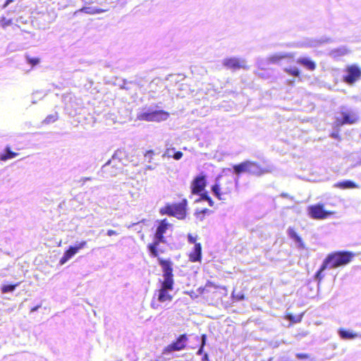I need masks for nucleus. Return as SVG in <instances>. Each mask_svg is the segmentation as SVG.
<instances>
[{"instance_id": "37998d69", "label": "nucleus", "mask_w": 361, "mask_h": 361, "mask_svg": "<svg viewBox=\"0 0 361 361\" xmlns=\"http://www.w3.org/2000/svg\"><path fill=\"white\" fill-rule=\"evenodd\" d=\"M208 204L210 207H212L214 205V202L210 197H207Z\"/></svg>"}, {"instance_id": "cd10ccee", "label": "nucleus", "mask_w": 361, "mask_h": 361, "mask_svg": "<svg viewBox=\"0 0 361 361\" xmlns=\"http://www.w3.org/2000/svg\"><path fill=\"white\" fill-rule=\"evenodd\" d=\"M288 233L289 236L294 239L296 241H300L301 238L298 236V235L296 233V232L294 231V229L289 228L288 229Z\"/></svg>"}, {"instance_id": "c85d7f7f", "label": "nucleus", "mask_w": 361, "mask_h": 361, "mask_svg": "<svg viewBox=\"0 0 361 361\" xmlns=\"http://www.w3.org/2000/svg\"><path fill=\"white\" fill-rule=\"evenodd\" d=\"M57 119H58L57 114L49 115L44 119V123H53V122L56 121Z\"/></svg>"}, {"instance_id": "f704fd0d", "label": "nucleus", "mask_w": 361, "mask_h": 361, "mask_svg": "<svg viewBox=\"0 0 361 361\" xmlns=\"http://www.w3.org/2000/svg\"><path fill=\"white\" fill-rule=\"evenodd\" d=\"M183 153L181 152H176L173 154V158L176 160H179L183 157Z\"/></svg>"}, {"instance_id": "8fccbe9b", "label": "nucleus", "mask_w": 361, "mask_h": 361, "mask_svg": "<svg viewBox=\"0 0 361 361\" xmlns=\"http://www.w3.org/2000/svg\"><path fill=\"white\" fill-rule=\"evenodd\" d=\"M89 9H90L89 8H83L82 9V11H84V12H85V13H90V11H88V10H89Z\"/></svg>"}, {"instance_id": "2f4dec72", "label": "nucleus", "mask_w": 361, "mask_h": 361, "mask_svg": "<svg viewBox=\"0 0 361 361\" xmlns=\"http://www.w3.org/2000/svg\"><path fill=\"white\" fill-rule=\"evenodd\" d=\"M323 269V264H322L320 269H319V271L317 272L316 274V279L319 280V281H321L324 276L322 275V272L325 270V269Z\"/></svg>"}, {"instance_id": "4468645a", "label": "nucleus", "mask_w": 361, "mask_h": 361, "mask_svg": "<svg viewBox=\"0 0 361 361\" xmlns=\"http://www.w3.org/2000/svg\"><path fill=\"white\" fill-rule=\"evenodd\" d=\"M187 340H188V338H187L186 335H185V334L180 335L178 337V338L176 340V342L171 343V345H168L165 348V350H164L165 353H169L173 351L181 350L184 349L185 347V343H186Z\"/></svg>"}, {"instance_id": "f8f14e48", "label": "nucleus", "mask_w": 361, "mask_h": 361, "mask_svg": "<svg viewBox=\"0 0 361 361\" xmlns=\"http://www.w3.org/2000/svg\"><path fill=\"white\" fill-rule=\"evenodd\" d=\"M63 100L65 104V109L68 111L69 114L75 113L80 104L78 102L75 97L71 93L65 94L63 97Z\"/></svg>"}, {"instance_id": "a19ab883", "label": "nucleus", "mask_w": 361, "mask_h": 361, "mask_svg": "<svg viewBox=\"0 0 361 361\" xmlns=\"http://www.w3.org/2000/svg\"><path fill=\"white\" fill-rule=\"evenodd\" d=\"M107 235L109 236H111V235H117V233H116V231H115L114 230H109L107 231Z\"/></svg>"}, {"instance_id": "864d4df0", "label": "nucleus", "mask_w": 361, "mask_h": 361, "mask_svg": "<svg viewBox=\"0 0 361 361\" xmlns=\"http://www.w3.org/2000/svg\"><path fill=\"white\" fill-rule=\"evenodd\" d=\"M289 82H290V84H293V83L294 82V81H293V80H290Z\"/></svg>"}, {"instance_id": "ea45409f", "label": "nucleus", "mask_w": 361, "mask_h": 361, "mask_svg": "<svg viewBox=\"0 0 361 361\" xmlns=\"http://www.w3.org/2000/svg\"><path fill=\"white\" fill-rule=\"evenodd\" d=\"M206 340H207V336H206L205 334H203L202 336V338H201V346H204L205 345Z\"/></svg>"}, {"instance_id": "412c9836", "label": "nucleus", "mask_w": 361, "mask_h": 361, "mask_svg": "<svg viewBox=\"0 0 361 361\" xmlns=\"http://www.w3.org/2000/svg\"><path fill=\"white\" fill-rule=\"evenodd\" d=\"M293 56L289 53H276L269 57V61L271 63H277L280 60L286 58H290Z\"/></svg>"}, {"instance_id": "f03ea898", "label": "nucleus", "mask_w": 361, "mask_h": 361, "mask_svg": "<svg viewBox=\"0 0 361 361\" xmlns=\"http://www.w3.org/2000/svg\"><path fill=\"white\" fill-rule=\"evenodd\" d=\"M354 257L351 252H336L329 255L323 262V269H335L350 263Z\"/></svg>"}, {"instance_id": "20e7f679", "label": "nucleus", "mask_w": 361, "mask_h": 361, "mask_svg": "<svg viewBox=\"0 0 361 361\" xmlns=\"http://www.w3.org/2000/svg\"><path fill=\"white\" fill-rule=\"evenodd\" d=\"M171 226V224L166 219H164L160 222L154 234L153 243L148 245V249L152 257H157L158 256L157 247L160 243L166 242L164 234L166 233L168 228Z\"/></svg>"}, {"instance_id": "2eb2a0df", "label": "nucleus", "mask_w": 361, "mask_h": 361, "mask_svg": "<svg viewBox=\"0 0 361 361\" xmlns=\"http://www.w3.org/2000/svg\"><path fill=\"white\" fill-rule=\"evenodd\" d=\"M206 186V180L204 176H198L193 181L191 185V190L193 194H199L204 190Z\"/></svg>"}, {"instance_id": "1a4fd4ad", "label": "nucleus", "mask_w": 361, "mask_h": 361, "mask_svg": "<svg viewBox=\"0 0 361 361\" xmlns=\"http://www.w3.org/2000/svg\"><path fill=\"white\" fill-rule=\"evenodd\" d=\"M357 118V114L353 111H342L341 116L336 117V125L339 127L344 124H353Z\"/></svg>"}, {"instance_id": "c9c22d12", "label": "nucleus", "mask_w": 361, "mask_h": 361, "mask_svg": "<svg viewBox=\"0 0 361 361\" xmlns=\"http://www.w3.org/2000/svg\"><path fill=\"white\" fill-rule=\"evenodd\" d=\"M296 357H297V358H298L300 360H303V359L308 358L309 355L307 354H304V353H297Z\"/></svg>"}, {"instance_id": "b1692460", "label": "nucleus", "mask_w": 361, "mask_h": 361, "mask_svg": "<svg viewBox=\"0 0 361 361\" xmlns=\"http://www.w3.org/2000/svg\"><path fill=\"white\" fill-rule=\"evenodd\" d=\"M45 96V94H44L42 92L36 91L32 95V104H36L37 100H41Z\"/></svg>"}, {"instance_id": "473e14b6", "label": "nucleus", "mask_w": 361, "mask_h": 361, "mask_svg": "<svg viewBox=\"0 0 361 361\" xmlns=\"http://www.w3.org/2000/svg\"><path fill=\"white\" fill-rule=\"evenodd\" d=\"M302 315H300L298 316L296 319L291 314H289L288 315V319L290 320V322H300L301 319H302Z\"/></svg>"}, {"instance_id": "79ce46f5", "label": "nucleus", "mask_w": 361, "mask_h": 361, "mask_svg": "<svg viewBox=\"0 0 361 361\" xmlns=\"http://www.w3.org/2000/svg\"><path fill=\"white\" fill-rule=\"evenodd\" d=\"M207 197H209L207 195V194L206 192L202 193V194L201 195V199H202V200H206V201H207Z\"/></svg>"}, {"instance_id": "7c9ffc66", "label": "nucleus", "mask_w": 361, "mask_h": 361, "mask_svg": "<svg viewBox=\"0 0 361 361\" xmlns=\"http://www.w3.org/2000/svg\"><path fill=\"white\" fill-rule=\"evenodd\" d=\"M159 301L157 298H154V296L153 295L150 306L154 310H157L159 307Z\"/></svg>"}, {"instance_id": "7ed1b4c3", "label": "nucleus", "mask_w": 361, "mask_h": 361, "mask_svg": "<svg viewBox=\"0 0 361 361\" xmlns=\"http://www.w3.org/2000/svg\"><path fill=\"white\" fill-rule=\"evenodd\" d=\"M233 172L237 175H240L242 173H248L253 176H260L265 173H270L271 169L262 168L256 162L245 161L238 165H234Z\"/></svg>"}, {"instance_id": "f3484780", "label": "nucleus", "mask_w": 361, "mask_h": 361, "mask_svg": "<svg viewBox=\"0 0 361 361\" xmlns=\"http://www.w3.org/2000/svg\"><path fill=\"white\" fill-rule=\"evenodd\" d=\"M202 257V246L200 243H195L193 250L190 254V260L191 262L200 261Z\"/></svg>"}, {"instance_id": "603ef678", "label": "nucleus", "mask_w": 361, "mask_h": 361, "mask_svg": "<svg viewBox=\"0 0 361 361\" xmlns=\"http://www.w3.org/2000/svg\"><path fill=\"white\" fill-rule=\"evenodd\" d=\"M82 180L85 182V181L90 180V178H82Z\"/></svg>"}, {"instance_id": "de8ad7c7", "label": "nucleus", "mask_w": 361, "mask_h": 361, "mask_svg": "<svg viewBox=\"0 0 361 361\" xmlns=\"http://www.w3.org/2000/svg\"><path fill=\"white\" fill-rule=\"evenodd\" d=\"M202 361H208V355L205 353L202 357Z\"/></svg>"}, {"instance_id": "9d476101", "label": "nucleus", "mask_w": 361, "mask_h": 361, "mask_svg": "<svg viewBox=\"0 0 361 361\" xmlns=\"http://www.w3.org/2000/svg\"><path fill=\"white\" fill-rule=\"evenodd\" d=\"M246 61L241 58L231 57L224 59L222 61L224 66L228 69L237 70L240 68H246Z\"/></svg>"}, {"instance_id": "aec40b11", "label": "nucleus", "mask_w": 361, "mask_h": 361, "mask_svg": "<svg viewBox=\"0 0 361 361\" xmlns=\"http://www.w3.org/2000/svg\"><path fill=\"white\" fill-rule=\"evenodd\" d=\"M297 63L302 65L303 66H305L306 68H307L310 71H313L316 68L315 63L314 61H311L310 59H309L308 58H305V57L300 58L297 60Z\"/></svg>"}, {"instance_id": "4be33fe9", "label": "nucleus", "mask_w": 361, "mask_h": 361, "mask_svg": "<svg viewBox=\"0 0 361 361\" xmlns=\"http://www.w3.org/2000/svg\"><path fill=\"white\" fill-rule=\"evenodd\" d=\"M18 155V153L12 152L9 147H6L5 149V154H1L0 159L1 161H6L8 159L15 158Z\"/></svg>"}, {"instance_id": "6ab92c4d", "label": "nucleus", "mask_w": 361, "mask_h": 361, "mask_svg": "<svg viewBox=\"0 0 361 361\" xmlns=\"http://www.w3.org/2000/svg\"><path fill=\"white\" fill-rule=\"evenodd\" d=\"M349 50L344 46L340 47L338 48L332 49L329 55L333 58H338L340 56H345L349 53Z\"/></svg>"}, {"instance_id": "bb28decb", "label": "nucleus", "mask_w": 361, "mask_h": 361, "mask_svg": "<svg viewBox=\"0 0 361 361\" xmlns=\"http://www.w3.org/2000/svg\"><path fill=\"white\" fill-rule=\"evenodd\" d=\"M209 212L210 211L208 209H204L200 212H196L195 215L197 218L200 219V221H203L204 215L209 214Z\"/></svg>"}, {"instance_id": "393cba45", "label": "nucleus", "mask_w": 361, "mask_h": 361, "mask_svg": "<svg viewBox=\"0 0 361 361\" xmlns=\"http://www.w3.org/2000/svg\"><path fill=\"white\" fill-rule=\"evenodd\" d=\"M18 285L19 283L15 285H4L1 287V290L3 293L13 292Z\"/></svg>"}, {"instance_id": "58836bf2", "label": "nucleus", "mask_w": 361, "mask_h": 361, "mask_svg": "<svg viewBox=\"0 0 361 361\" xmlns=\"http://www.w3.org/2000/svg\"><path fill=\"white\" fill-rule=\"evenodd\" d=\"M188 240L190 243L195 244L196 238L195 237H193L191 234H188Z\"/></svg>"}, {"instance_id": "4c0bfd02", "label": "nucleus", "mask_w": 361, "mask_h": 361, "mask_svg": "<svg viewBox=\"0 0 361 361\" xmlns=\"http://www.w3.org/2000/svg\"><path fill=\"white\" fill-rule=\"evenodd\" d=\"M233 296L236 298L237 300H242L244 299V295L243 293H238L237 295H234L233 293Z\"/></svg>"}, {"instance_id": "09e8293b", "label": "nucleus", "mask_w": 361, "mask_h": 361, "mask_svg": "<svg viewBox=\"0 0 361 361\" xmlns=\"http://www.w3.org/2000/svg\"><path fill=\"white\" fill-rule=\"evenodd\" d=\"M146 169L147 170H154V167L151 165H149V166H147Z\"/></svg>"}, {"instance_id": "f257e3e1", "label": "nucleus", "mask_w": 361, "mask_h": 361, "mask_svg": "<svg viewBox=\"0 0 361 361\" xmlns=\"http://www.w3.org/2000/svg\"><path fill=\"white\" fill-rule=\"evenodd\" d=\"M159 264L163 270L164 280L161 282L160 288L154 293V298L159 302H171L173 295L170 292L173 289V279L172 263L170 260L158 258Z\"/></svg>"}, {"instance_id": "3c124183", "label": "nucleus", "mask_w": 361, "mask_h": 361, "mask_svg": "<svg viewBox=\"0 0 361 361\" xmlns=\"http://www.w3.org/2000/svg\"><path fill=\"white\" fill-rule=\"evenodd\" d=\"M39 307V306H37L34 308L32 309L31 312H35V311H37L38 310V308Z\"/></svg>"}, {"instance_id": "a18cd8bd", "label": "nucleus", "mask_w": 361, "mask_h": 361, "mask_svg": "<svg viewBox=\"0 0 361 361\" xmlns=\"http://www.w3.org/2000/svg\"><path fill=\"white\" fill-rule=\"evenodd\" d=\"M331 137L335 139L338 138V133H333L331 135Z\"/></svg>"}, {"instance_id": "423d86ee", "label": "nucleus", "mask_w": 361, "mask_h": 361, "mask_svg": "<svg viewBox=\"0 0 361 361\" xmlns=\"http://www.w3.org/2000/svg\"><path fill=\"white\" fill-rule=\"evenodd\" d=\"M186 200L174 204H168L160 209V214L175 216L178 219H183L185 217Z\"/></svg>"}, {"instance_id": "dca6fc26", "label": "nucleus", "mask_w": 361, "mask_h": 361, "mask_svg": "<svg viewBox=\"0 0 361 361\" xmlns=\"http://www.w3.org/2000/svg\"><path fill=\"white\" fill-rule=\"evenodd\" d=\"M338 334L343 340H353L357 338H361V334H360L351 330H345L342 328L338 330Z\"/></svg>"}, {"instance_id": "5701e85b", "label": "nucleus", "mask_w": 361, "mask_h": 361, "mask_svg": "<svg viewBox=\"0 0 361 361\" xmlns=\"http://www.w3.org/2000/svg\"><path fill=\"white\" fill-rule=\"evenodd\" d=\"M157 86H158L159 88H162L164 87L163 82L159 78L154 79L150 82V90L154 92H157V90L156 88Z\"/></svg>"}, {"instance_id": "49530a36", "label": "nucleus", "mask_w": 361, "mask_h": 361, "mask_svg": "<svg viewBox=\"0 0 361 361\" xmlns=\"http://www.w3.org/2000/svg\"><path fill=\"white\" fill-rule=\"evenodd\" d=\"M204 346H200V349L198 350L197 354L201 355L203 353Z\"/></svg>"}, {"instance_id": "e433bc0d", "label": "nucleus", "mask_w": 361, "mask_h": 361, "mask_svg": "<svg viewBox=\"0 0 361 361\" xmlns=\"http://www.w3.org/2000/svg\"><path fill=\"white\" fill-rule=\"evenodd\" d=\"M27 61L33 66L37 65L39 62L38 59H27Z\"/></svg>"}, {"instance_id": "0eeeda50", "label": "nucleus", "mask_w": 361, "mask_h": 361, "mask_svg": "<svg viewBox=\"0 0 361 361\" xmlns=\"http://www.w3.org/2000/svg\"><path fill=\"white\" fill-rule=\"evenodd\" d=\"M346 75L344 76V81L350 85L353 84L361 78V68L357 65H350L346 68Z\"/></svg>"}, {"instance_id": "72a5a7b5", "label": "nucleus", "mask_w": 361, "mask_h": 361, "mask_svg": "<svg viewBox=\"0 0 361 361\" xmlns=\"http://www.w3.org/2000/svg\"><path fill=\"white\" fill-rule=\"evenodd\" d=\"M153 154H154V152L152 150H148L145 153V157L146 158H148L149 159V161L150 162L152 161V159Z\"/></svg>"}, {"instance_id": "a878e982", "label": "nucleus", "mask_w": 361, "mask_h": 361, "mask_svg": "<svg viewBox=\"0 0 361 361\" xmlns=\"http://www.w3.org/2000/svg\"><path fill=\"white\" fill-rule=\"evenodd\" d=\"M284 71L287 73L292 75L295 77H298L300 75V71L298 70V68L297 67L286 68L284 69Z\"/></svg>"}, {"instance_id": "c03bdc74", "label": "nucleus", "mask_w": 361, "mask_h": 361, "mask_svg": "<svg viewBox=\"0 0 361 361\" xmlns=\"http://www.w3.org/2000/svg\"><path fill=\"white\" fill-rule=\"evenodd\" d=\"M13 1V0H7V1H6V3L4 4V5L3 8H4L7 7V6H8L11 3H12Z\"/></svg>"}, {"instance_id": "9b49d317", "label": "nucleus", "mask_w": 361, "mask_h": 361, "mask_svg": "<svg viewBox=\"0 0 361 361\" xmlns=\"http://www.w3.org/2000/svg\"><path fill=\"white\" fill-rule=\"evenodd\" d=\"M308 212L310 216L312 219H324L332 214L331 212L325 211L323 205L322 204H316L309 207Z\"/></svg>"}, {"instance_id": "a211bd4d", "label": "nucleus", "mask_w": 361, "mask_h": 361, "mask_svg": "<svg viewBox=\"0 0 361 361\" xmlns=\"http://www.w3.org/2000/svg\"><path fill=\"white\" fill-rule=\"evenodd\" d=\"M334 188H340L342 190L350 189V188H358L359 186L351 180H344L335 183L333 185Z\"/></svg>"}, {"instance_id": "6e6552de", "label": "nucleus", "mask_w": 361, "mask_h": 361, "mask_svg": "<svg viewBox=\"0 0 361 361\" xmlns=\"http://www.w3.org/2000/svg\"><path fill=\"white\" fill-rule=\"evenodd\" d=\"M86 245L87 242L83 240L78 243L74 246H70L69 248L63 253V257L60 259L59 264L63 265L66 263L70 259L76 255L79 250L85 247Z\"/></svg>"}, {"instance_id": "c756f323", "label": "nucleus", "mask_w": 361, "mask_h": 361, "mask_svg": "<svg viewBox=\"0 0 361 361\" xmlns=\"http://www.w3.org/2000/svg\"><path fill=\"white\" fill-rule=\"evenodd\" d=\"M166 148L165 152L162 154V157L163 158H165V157L170 158L171 157H173V155H171V151H174L175 148L174 147H171V148L169 147L167 144L166 145Z\"/></svg>"}, {"instance_id": "39448f33", "label": "nucleus", "mask_w": 361, "mask_h": 361, "mask_svg": "<svg viewBox=\"0 0 361 361\" xmlns=\"http://www.w3.org/2000/svg\"><path fill=\"white\" fill-rule=\"evenodd\" d=\"M169 117V114L164 110H157L153 107H149L142 110L137 114V118L145 121H164Z\"/></svg>"}, {"instance_id": "ddd939ff", "label": "nucleus", "mask_w": 361, "mask_h": 361, "mask_svg": "<svg viewBox=\"0 0 361 361\" xmlns=\"http://www.w3.org/2000/svg\"><path fill=\"white\" fill-rule=\"evenodd\" d=\"M220 176H219L216 180L215 184L212 186V192L219 199V200H224V198L221 197L224 194H228L231 192V185H232V180H227L228 185L226 188H221V184L219 183L220 180Z\"/></svg>"}]
</instances>
